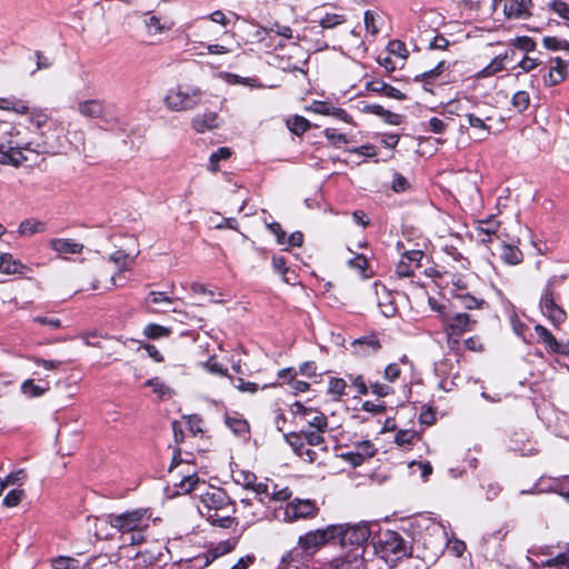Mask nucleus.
<instances>
[{
    "instance_id": "b1692460",
    "label": "nucleus",
    "mask_w": 569,
    "mask_h": 569,
    "mask_svg": "<svg viewBox=\"0 0 569 569\" xmlns=\"http://www.w3.org/2000/svg\"><path fill=\"white\" fill-rule=\"evenodd\" d=\"M224 423L237 437H247L250 433L248 420L237 411L226 412Z\"/></svg>"
},
{
    "instance_id": "20e7f679",
    "label": "nucleus",
    "mask_w": 569,
    "mask_h": 569,
    "mask_svg": "<svg viewBox=\"0 0 569 569\" xmlns=\"http://www.w3.org/2000/svg\"><path fill=\"white\" fill-rule=\"evenodd\" d=\"M375 552L393 567L403 558L412 556V546L397 531H382L373 542Z\"/></svg>"
},
{
    "instance_id": "a211bd4d",
    "label": "nucleus",
    "mask_w": 569,
    "mask_h": 569,
    "mask_svg": "<svg viewBox=\"0 0 569 569\" xmlns=\"http://www.w3.org/2000/svg\"><path fill=\"white\" fill-rule=\"evenodd\" d=\"M500 221L496 219L495 216H490L487 219L478 220L476 232L478 241L488 244L493 241V237L500 238L499 230H500Z\"/></svg>"
},
{
    "instance_id": "423d86ee",
    "label": "nucleus",
    "mask_w": 569,
    "mask_h": 569,
    "mask_svg": "<svg viewBox=\"0 0 569 569\" xmlns=\"http://www.w3.org/2000/svg\"><path fill=\"white\" fill-rule=\"evenodd\" d=\"M337 535H335V542L346 551H357L365 553L371 537V530L367 523H337Z\"/></svg>"
},
{
    "instance_id": "774afa93",
    "label": "nucleus",
    "mask_w": 569,
    "mask_h": 569,
    "mask_svg": "<svg viewBox=\"0 0 569 569\" xmlns=\"http://www.w3.org/2000/svg\"><path fill=\"white\" fill-rule=\"evenodd\" d=\"M553 490L569 501V476L556 479Z\"/></svg>"
},
{
    "instance_id": "5fc2aeb1",
    "label": "nucleus",
    "mask_w": 569,
    "mask_h": 569,
    "mask_svg": "<svg viewBox=\"0 0 569 569\" xmlns=\"http://www.w3.org/2000/svg\"><path fill=\"white\" fill-rule=\"evenodd\" d=\"M24 497V491L22 489H12L10 490L6 497L3 498V506L7 508L17 507Z\"/></svg>"
},
{
    "instance_id": "6e6552de",
    "label": "nucleus",
    "mask_w": 569,
    "mask_h": 569,
    "mask_svg": "<svg viewBox=\"0 0 569 569\" xmlns=\"http://www.w3.org/2000/svg\"><path fill=\"white\" fill-rule=\"evenodd\" d=\"M19 136V131L13 132L12 137L0 133V163L18 167L28 160L22 151L31 149V143Z\"/></svg>"
},
{
    "instance_id": "13d9d810",
    "label": "nucleus",
    "mask_w": 569,
    "mask_h": 569,
    "mask_svg": "<svg viewBox=\"0 0 569 569\" xmlns=\"http://www.w3.org/2000/svg\"><path fill=\"white\" fill-rule=\"evenodd\" d=\"M204 368L213 375H218L220 377L228 376V369L222 363H220L216 357H210L206 361Z\"/></svg>"
},
{
    "instance_id": "ddd939ff",
    "label": "nucleus",
    "mask_w": 569,
    "mask_h": 569,
    "mask_svg": "<svg viewBox=\"0 0 569 569\" xmlns=\"http://www.w3.org/2000/svg\"><path fill=\"white\" fill-rule=\"evenodd\" d=\"M478 320L467 312H453L451 317L443 319V332L462 337L467 332L476 330Z\"/></svg>"
},
{
    "instance_id": "de8ad7c7",
    "label": "nucleus",
    "mask_w": 569,
    "mask_h": 569,
    "mask_svg": "<svg viewBox=\"0 0 569 569\" xmlns=\"http://www.w3.org/2000/svg\"><path fill=\"white\" fill-rule=\"evenodd\" d=\"M170 333H171V330L169 328H166V327L157 325V323H149L144 328V335L150 339H159L162 337H168Z\"/></svg>"
},
{
    "instance_id": "ea45409f",
    "label": "nucleus",
    "mask_w": 569,
    "mask_h": 569,
    "mask_svg": "<svg viewBox=\"0 0 569 569\" xmlns=\"http://www.w3.org/2000/svg\"><path fill=\"white\" fill-rule=\"evenodd\" d=\"M379 18H380L379 14L372 10L365 11V14H363L365 28H366L367 33H369L372 37H376L380 31V28L377 23Z\"/></svg>"
},
{
    "instance_id": "6ab92c4d",
    "label": "nucleus",
    "mask_w": 569,
    "mask_h": 569,
    "mask_svg": "<svg viewBox=\"0 0 569 569\" xmlns=\"http://www.w3.org/2000/svg\"><path fill=\"white\" fill-rule=\"evenodd\" d=\"M551 63L548 72L542 76L543 83L547 87H555L561 83L568 76V64L565 60L557 57L551 60Z\"/></svg>"
},
{
    "instance_id": "dca6fc26",
    "label": "nucleus",
    "mask_w": 569,
    "mask_h": 569,
    "mask_svg": "<svg viewBox=\"0 0 569 569\" xmlns=\"http://www.w3.org/2000/svg\"><path fill=\"white\" fill-rule=\"evenodd\" d=\"M238 543V538H230L224 541L219 542L216 547L207 550L203 555H200L193 559L196 562L194 566L207 567L217 558L232 551Z\"/></svg>"
},
{
    "instance_id": "9b49d317",
    "label": "nucleus",
    "mask_w": 569,
    "mask_h": 569,
    "mask_svg": "<svg viewBox=\"0 0 569 569\" xmlns=\"http://www.w3.org/2000/svg\"><path fill=\"white\" fill-rule=\"evenodd\" d=\"M493 12H501L507 20H528L532 17V0H491Z\"/></svg>"
},
{
    "instance_id": "37998d69",
    "label": "nucleus",
    "mask_w": 569,
    "mask_h": 569,
    "mask_svg": "<svg viewBox=\"0 0 569 569\" xmlns=\"http://www.w3.org/2000/svg\"><path fill=\"white\" fill-rule=\"evenodd\" d=\"M233 480L237 485L242 486L244 489H250L257 481V476L252 471L240 470L233 473Z\"/></svg>"
},
{
    "instance_id": "3c124183",
    "label": "nucleus",
    "mask_w": 569,
    "mask_h": 569,
    "mask_svg": "<svg viewBox=\"0 0 569 569\" xmlns=\"http://www.w3.org/2000/svg\"><path fill=\"white\" fill-rule=\"evenodd\" d=\"M46 390L47 388L36 385L32 379H28L21 385V391L28 397H40Z\"/></svg>"
},
{
    "instance_id": "c85d7f7f",
    "label": "nucleus",
    "mask_w": 569,
    "mask_h": 569,
    "mask_svg": "<svg viewBox=\"0 0 569 569\" xmlns=\"http://www.w3.org/2000/svg\"><path fill=\"white\" fill-rule=\"evenodd\" d=\"M500 259L509 266H516L523 259L522 251L515 244L505 243L501 244Z\"/></svg>"
},
{
    "instance_id": "58836bf2",
    "label": "nucleus",
    "mask_w": 569,
    "mask_h": 569,
    "mask_svg": "<svg viewBox=\"0 0 569 569\" xmlns=\"http://www.w3.org/2000/svg\"><path fill=\"white\" fill-rule=\"evenodd\" d=\"M535 332L537 333L539 341L545 345L547 351L550 353L551 348L557 346L556 337L551 333V331L549 329H547L542 325H536Z\"/></svg>"
},
{
    "instance_id": "72a5a7b5",
    "label": "nucleus",
    "mask_w": 569,
    "mask_h": 569,
    "mask_svg": "<svg viewBox=\"0 0 569 569\" xmlns=\"http://www.w3.org/2000/svg\"><path fill=\"white\" fill-rule=\"evenodd\" d=\"M303 420L307 422L309 429L315 428L319 431H327L328 429L327 416L316 409H312V415L306 416Z\"/></svg>"
},
{
    "instance_id": "f3484780",
    "label": "nucleus",
    "mask_w": 569,
    "mask_h": 569,
    "mask_svg": "<svg viewBox=\"0 0 569 569\" xmlns=\"http://www.w3.org/2000/svg\"><path fill=\"white\" fill-rule=\"evenodd\" d=\"M238 543V538H230L224 541L219 542L216 547L207 550L203 555H200L193 559L196 562L194 566L207 567L217 558L232 551Z\"/></svg>"
},
{
    "instance_id": "2f4dec72",
    "label": "nucleus",
    "mask_w": 569,
    "mask_h": 569,
    "mask_svg": "<svg viewBox=\"0 0 569 569\" xmlns=\"http://www.w3.org/2000/svg\"><path fill=\"white\" fill-rule=\"evenodd\" d=\"M46 229V223L42 221H38L34 219H26L20 222L18 232L20 236L27 237L32 236L38 232H43Z\"/></svg>"
},
{
    "instance_id": "338daca9",
    "label": "nucleus",
    "mask_w": 569,
    "mask_h": 569,
    "mask_svg": "<svg viewBox=\"0 0 569 569\" xmlns=\"http://www.w3.org/2000/svg\"><path fill=\"white\" fill-rule=\"evenodd\" d=\"M391 188L395 192H405L410 188V183L403 174L395 172Z\"/></svg>"
},
{
    "instance_id": "393cba45",
    "label": "nucleus",
    "mask_w": 569,
    "mask_h": 569,
    "mask_svg": "<svg viewBox=\"0 0 569 569\" xmlns=\"http://www.w3.org/2000/svg\"><path fill=\"white\" fill-rule=\"evenodd\" d=\"M49 247L59 254H80L84 246L69 238H54L49 241Z\"/></svg>"
},
{
    "instance_id": "473e14b6",
    "label": "nucleus",
    "mask_w": 569,
    "mask_h": 569,
    "mask_svg": "<svg viewBox=\"0 0 569 569\" xmlns=\"http://www.w3.org/2000/svg\"><path fill=\"white\" fill-rule=\"evenodd\" d=\"M350 268L358 270L363 278H371L373 272L366 256L359 253L348 261Z\"/></svg>"
},
{
    "instance_id": "79ce46f5",
    "label": "nucleus",
    "mask_w": 569,
    "mask_h": 569,
    "mask_svg": "<svg viewBox=\"0 0 569 569\" xmlns=\"http://www.w3.org/2000/svg\"><path fill=\"white\" fill-rule=\"evenodd\" d=\"M511 104L520 113L526 111L529 108V106H530V94H529V92H527L525 90L517 91L512 96Z\"/></svg>"
},
{
    "instance_id": "7ed1b4c3",
    "label": "nucleus",
    "mask_w": 569,
    "mask_h": 569,
    "mask_svg": "<svg viewBox=\"0 0 569 569\" xmlns=\"http://www.w3.org/2000/svg\"><path fill=\"white\" fill-rule=\"evenodd\" d=\"M566 277L553 276L551 277L540 296L539 308L541 313L550 321L555 328H559L566 322L568 315L562 307L561 287L563 286Z\"/></svg>"
},
{
    "instance_id": "4be33fe9",
    "label": "nucleus",
    "mask_w": 569,
    "mask_h": 569,
    "mask_svg": "<svg viewBox=\"0 0 569 569\" xmlns=\"http://www.w3.org/2000/svg\"><path fill=\"white\" fill-rule=\"evenodd\" d=\"M366 89L370 92L400 101L407 99V96L403 92L380 79H372L368 81L366 83Z\"/></svg>"
},
{
    "instance_id": "a878e982",
    "label": "nucleus",
    "mask_w": 569,
    "mask_h": 569,
    "mask_svg": "<svg viewBox=\"0 0 569 569\" xmlns=\"http://www.w3.org/2000/svg\"><path fill=\"white\" fill-rule=\"evenodd\" d=\"M191 126L199 133L213 130L218 128V114L212 111L198 114L192 118Z\"/></svg>"
},
{
    "instance_id": "603ef678",
    "label": "nucleus",
    "mask_w": 569,
    "mask_h": 569,
    "mask_svg": "<svg viewBox=\"0 0 569 569\" xmlns=\"http://www.w3.org/2000/svg\"><path fill=\"white\" fill-rule=\"evenodd\" d=\"M292 490L289 487L279 488L278 485H273L271 492V500L280 502H289L292 500Z\"/></svg>"
},
{
    "instance_id": "bf43d9fd",
    "label": "nucleus",
    "mask_w": 569,
    "mask_h": 569,
    "mask_svg": "<svg viewBox=\"0 0 569 569\" xmlns=\"http://www.w3.org/2000/svg\"><path fill=\"white\" fill-rule=\"evenodd\" d=\"M286 441L290 445L293 452L297 453L300 449H303L306 445L302 430L300 432H290L284 435Z\"/></svg>"
},
{
    "instance_id": "8fccbe9b",
    "label": "nucleus",
    "mask_w": 569,
    "mask_h": 569,
    "mask_svg": "<svg viewBox=\"0 0 569 569\" xmlns=\"http://www.w3.org/2000/svg\"><path fill=\"white\" fill-rule=\"evenodd\" d=\"M343 22H346V17L337 13H326L319 21L323 29H331Z\"/></svg>"
},
{
    "instance_id": "49530a36",
    "label": "nucleus",
    "mask_w": 569,
    "mask_h": 569,
    "mask_svg": "<svg viewBox=\"0 0 569 569\" xmlns=\"http://www.w3.org/2000/svg\"><path fill=\"white\" fill-rule=\"evenodd\" d=\"M417 433L413 430L401 429L395 436V442L400 447H410L413 445Z\"/></svg>"
},
{
    "instance_id": "aec40b11",
    "label": "nucleus",
    "mask_w": 569,
    "mask_h": 569,
    "mask_svg": "<svg viewBox=\"0 0 569 569\" xmlns=\"http://www.w3.org/2000/svg\"><path fill=\"white\" fill-rule=\"evenodd\" d=\"M171 427H172V431H173V439H174L176 448L173 449L171 463L168 469L169 473H173V471L178 467H180L182 463H187V466L190 467V462L188 460H183L181 457L180 445L184 440V432L182 429V425L178 420H174V421H172Z\"/></svg>"
},
{
    "instance_id": "2eb2a0df",
    "label": "nucleus",
    "mask_w": 569,
    "mask_h": 569,
    "mask_svg": "<svg viewBox=\"0 0 569 569\" xmlns=\"http://www.w3.org/2000/svg\"><path fill=\"white\" fill-rule=\"evenodd\" d=\"M238 543V538H230L224 541L219 542L216 547L207 550L203 555H200L193 559L196 562L194 566L207 567L217 558L232 551Z\"/></svg>"
},
{
    "instance_id": "9d476101",
    "label": "nucleus",
    "mask_w": 569,
    "mask_h": 569,
    "mask_svg": "<svg viewBox=\"0 0 569 569\" xmlns=\"http://www.w3.org/2000/svg\"><path fill=\"white\" fill-rule=\"evenodd\" d=\"M338 528L329 525L326 528L310 530L298 539L299 548L308 556H313L318 550L329 543H335V535Z\"/></svg>"
},
{
    "instance_id": "1a4fd4ad",
    "label": "nucleus",
    "mask_w": 569,
    "mask_h": 569,
    "mask_svg": "<svg viewBox=\"0 0 569 569\" xmlns=\"http://www.w3.org/2000/svg\"><path fill=\"white\" fill-rule=\"evenodd\" d=\"M201 94L199 88H183L179 84L169 90L164 103L172 111H187L198 106Z\"/></svg>"
},
{
    "instance_id": "5701e85b",
    "label": "nucleus",
    "mask_w": 569,
    "mask_h": 569,
    "mask_svg": "<svg viewBox=\"0 0 569 569\" xmlns=\"http://www.w3.org/2000/svg\"><path fill=\"white\" fill-rule=\"evenodd\" d=\"M311 110L318 114L332 116L346 123H352V117L345 109L335 107L328 101H313Z\"/></svg>"
},
{
    "instance_id": "39448f33",
    "label": "nucleus",
    "mask_w": 569,
    "mask_h": 569,
    "mask_svg": "<svg viewBox=\"0 0 569 569\" xmlns=\"http://www.w3.org/2000/svg\"><path fill=\"white\" fill-rule=\"evenodd\" d=\"M29 122L33 130H36L41 141L39 142H31V149L28 151L36 152L38 154L40 153H53L57 144L54 141L49 137L47 133L51 130H59V132L62 131V128L57 123L56 120L51 119L49 114H47L44 111L40 109H31L29 107Z\"/></svg>"
},
{
    "instance_id": "f704fd0d",
    "label": "nucleus",
    "mask_w": 569,
    "mask_h": 569,
    "mask_svg": "<svg viewBox=\"0 0 569 569\" xmlns=\"http://www.w3.org/2000/svg\"><path fill=\"white\" fill-rule=\"evenodd\" d=\"M272 267L277 273L282 276L284 282L291 283L292 279L289 278V274H293V280H296L297 276H296L295 271L290 270V268L287 266V260L284 257L273 256L272 257Z\"/></svg>"
},
{
    "instance_id": "69168bd1",
    "label": "nucleus",
    "mask_w": 569,
    "mask_h": 569,
    "mask_svg": "<svg viewBox=\"0 0 569 569\" xmlns=\"http://www.w3.org/2000/svg\"><path fill=\"white\" fill-rule=\"evenodd\" d=\"M77 560L71 557L59 556L52 559L53 569H77Z\"/></svg>"
},
{
    "instance_id": "0eeeda50",
    "label": "nucleus",
    "mask_w": 569,
    "mask_h": 569,
    "mask_svg": "<svg viewBox=\"0 0 569 569\" xmlns=\"http://www.w3.org/2000/svg\"><path fill=\"white\" fill-rule=\"evenodd\" d=\"M78 112L91 120H99L104 128H114L122 123L119 116L113 111V106L101 99L80 100L77 104Z\"/></svg>"
},
{
    "instance_id": "4c0bfd02",
    "label": "nucleus",
    "mask_w": 569,
    "mask_h": 569,
    "mask_svg": "<svg viewBox=\"0 0 569 569\" xmlns=\"http://www.w3.org/2000/svg\"><path fill=\"white\" fill-rule=\"evenodd\" d=\"M535 332L537 333L539 341L545 345L547 351L550 353L551 348L557 346L556 337L551 333V331L549 329H547L542 325H536Z\"/></svg>"
},
{
    "instance_id": "0e129e2a",
    "label": "nucleus",
    "mask_w": 569,
    "mask_h": 569,
    "mask_svg": "<svg viewBox=\"0 0 569 569\" xmlns=\"http://www.w3.org/2000/svg\"><path fill=\"white\" fill-rule=\"evenodd\" d=\"M437 420V410L432 406L423 407L419 415V421L421 425L432 426Z\"/></svg>"
},
{
    "instance_id": "052dcab7",
    "label": "nucleus",
    "mask_w": 569,
    "mask_h": 569,
    "mask_svg": "<svg viewBox=\"0 0 569 569\" xmlns=\"http://www.w3.org/2000/svg\"><path fill=\"white\" fill-rule=\"evenodd\" d=\"M228 82L232 84H244L251 88H261L258 78H243L234 73H228Z\"/></svg>"
},
{
    "instance_id": "cd10ccee",
    "label": "nucleus",
    "mask_w": 569,
    "mask_h": 569,
    "mask_svg": "<svg viewBox=\"0 0 569 569\" xmlns=\"http://www.w3.org/2000/svg\"><path fill=\"white\" fill-rule=\"evenodd\" d=\"M0 110L13 111L19 114L29 113V103L14 96L0 98Z\"/></svg>"
},
{
    "instance_id": "412c9836",
    "label": "nucleus",
    "mask_w": 569,
    "mask_h": 569,
    "mask_svg": "<svg viewBox=\"0 0 569 569\" xmlns=\"http://www.w3.org/2000/svg\"><path fill=\"white\" fill-rule=\"evenodd\" d=\"M365 563V553L345 551L341 557L330 562L329 569H361Z\"/></svg>"
},
{
    "instance_id": "e2e57ef3",
    "label": "nucleus",
    "mask_w": 569,
    "mask_h": 569,
    "mask_svg": "<svg viewBox=\"0 0 569 569\" xmlns=\"http://www.w3.org/2000/svg\"><path fill=\"white\" fill-rule=\"evenodd\" d=\"M513 46L525 52H531L536 50V41L527 36L517 37L513 41Z\"/></svg>"
},
{
    "instance_id": "f8f14e48",
    "label": "nucleus",
    "mask_w": 569,
    "mask_h": 569,
    "mask_svg": "<svg viewBox=\"0 0 569 569\" xmlns=\"http://www.w3.org/2000/svg\"><path fill=\"white\" fill-rule=\"evenodd\" d=\"M319 512L320 508L316 500L293 498L284 506L283 520L286 522L311 520L315 519Z\"/></svg>"
},
{
    "instance_id": "a19ab883",
    "label": "nucleus",
    "mask_w": 569,
    "mask_h": 569,
    "mask_svg": "<svg viewBox=\"0 0 569 569\" xmlns=\"http://www.w3.org/2000/svg\"><path fill=\"white\" fill-rule=\"evenodd\" d=\"M347 382L342 378L332 377L328 383V393L333 397L335 400H339L346 392Z\"/></svg>"
},
{
    "instance_id": "c9c22d12",
    "label": "nucleus",
    "mask_w": 569,
    "mask_h": 569,
    "mask_svg": "<svg viewBox=\"0 0 569 569\" xmlns=\"http://www.w3.org/2000/svg\"><path fill=\"white\" fill-rule=\"evenodd\" d=\"M232 156V150L229 147H220L214 152L211 153L209 158V170L211 172H217L219 170V162L222 160H228Z\"/></svg>"
},
{
    "instance_id": "4468645a",
    "label": "nucleus",
    "mask_w": 569,
    "mask_h": 569,
    "mask_svg": "<svg viewBox=\"0 0 569 569\" xmlns=\"http://www.w3.org/2000/svg\"><path fill=\"white\" fill-rule=\"evenodd\" d=\"M352 352L359 357H367L378 353L382 349L379 333L371 331L351 342Z\"/></svg>"
},
{
    "instance_id": "e433bc0d",
    "label": "nucleus",
    "mask_w": 569,
    "mask_h": 569,
    "mask_svg": "<svg viewBox=\"0 0 569 569\" xmlns=\"http://www.w3.org/2000/svg\"><path fill=\"white\" fill-rule=\"evenodd\" d=\"M288 129L296 136H301L310 129V122L301 116H293L287 120Z\"/></svg>"
},
{
    "instance_id": "a18cd8bd",
    "label": "nucleus",
    "mask_w": 569,
    "mask_h": 569,
    "mask_svg": "<svg viewBox=\"0 0 569 569\" xmlns=\"http://www.w3.org/2000/svg\"><path fill=\"white\" fill-rule=\"evenodd\" d=\"M323 134L335 148H341L349 142L345 133H340L333 128L325 129Z\"/></svg>"
},
{
    "instance_id": "4d7b16f0",
    "label": "nucleus",
    "mask_w": 569,
    "mask_h": 569,
    "mask_svg": "<svg viewBox=\"0 0 569 569\" xmlns=\"http://www.w3.org/2000/svg\"><path fill=\"white\" fill-rule=\"evenodd\" d=\"M402 370L400 363H389L383 371V379L390 383L396 382L401 377Z\"/></svg>"
},
{
    "instance_id": "f03ea898",
    "label": "nucleus",
    "mask_w": 569,
    "mask_h": 569,
    "mask_svg": "<svg viewBox=\"0 0 569 569\" xmlns=\"http://www.w3.org/2000/svg\"><path fill=\"white\" fill-rule=\"evenodd\" d=\"M152 512L148 508H139L122 513H109L106 522L132 546L147 540L151 527Z\"/></svg>"
},
{
    "instance_id": "c03bdc74",
    "label": "nucleus",
    "mask_w": 569,
    "mask_h": 569,
    "mask_svg": "<svg viewBox=\"0 0 569 569\" xmlns=\"http://www.w3.org/2000/svg\"><path fill=\"white\" fill-rule=\"evenodd\" d=\"M468 124L475 129L485 130L490 133V127L486 123L491 120L489 116H477L475 113H465Z\"/></svg>"
},
{
    "instance_id": "bb28decb",
    "label": "nucleus",
    "mask_w": 569,
    "mask_h": 569,
    "mask_svg": "<svg viewBox=\"0 0 569 569\" xmlns=\"http://www.w3.org/2000/svg\"><path fill=\"white\" fill-rule=\"evenodd\" d=\"M28 267L20 260L13 259L11 253L0 254V272L6 274H23Z\"/></svg>"
},
{
    "instance_id": "6e6d98bb",
    "label": "nucleus",
    "mask_w": 569,
    "mask_h": 569,
    "mask_svg": "<svg viewBox=\"0 0 569 569\" xmlns=\"http://www.w3.org/2000/svg\"><path fill=\"white\" fill-rule=\"evenodd\" d=\"M547 8L569 21V3L562 0H552L547 3Z\"/></svg>"
},
{
    "instance_id": "864d4df0",
    "label": "nucleus",
    "mask_w": 569,
    "mask_h": 569,
    "mask_svg": "<svg viewBox=\"0 0 569 569\" xmlns=\"http://www.w3.org/2000/svg\"><path fill=\"white\" fill-rule=\"evenodd\" d=\"M356 451L361 455L365 460L372 458L377 453V448L370 440L356 443Z\"/></svg>"
},
{
    "instance_id": "c756f323",
    "label": "nucleus",
    "mask_w": 569,
    "mask_h": 569,
    "mask_svg": "<svg viewBox=\"0 0 569 569\" xmlns=\"http://www.w3.org/2000/svg\"><path fill=\"white\" fill-rule=\"evenodd\" d=\"M452 297L460 300L461 306L467 310L482 309L488 306L485 299H479L468 292H452Z\"/></svg>"
},
{
    "instance_id": "7c9ffc66",
    "label": "nucleus",
    "mask_w": 569,
    "mask_h": 569,
    "mask_svg": "<svg viewBox=\"0 0 569 569\" xmlns=\"http://www.w3.org/2000/svg\"><path fill=\"white\" fill-rule=\"evenodd\" d=\"M325 432L326 431H319L317 429H315V430H310V429L302 430V435H303L306 445L307 446H312V447H321V450L327 452L328 448H327L326 440H325V437H323Z\"/></svg>"
},
{
    "instance_id": "09e8293b",
    "label": "nucleus",
    "mask_w": 569,
    "mask_h": 569,
    "mask_svg": "<svg viewBox=\"0 0 569 569\" xmlns=\"http://www.w3.org/2000/svg\"><path fill=\"white\" fill-rule=\"evenodd\" d=\"M547 565L556 569H569V548L549 558Z\"/></svg>"
},
{
    "instance_id": "680f3d73",
    "label": "nucleus",
    "mask_w": 569,
    "mask_h": 569,
    "mask_svg": "<svg viewBox=\"0 0 569 569\" xmlns=\"http://www.w3.org/2000/svg\"><path fill=\"white\" fill-rule=\"evenodd\" d=\"M186 423L189 432L196 437L199 433H202V419L199 415H190L186 417Z\"/></svg>"
},
{
    "instance_id": "f257e3e1",
    "label": "nucleus",
    "mask_w": 569,
    "mask_h": 569,
    "mask_svg": "<svg viewBox=\"0 0 569 569\" xmlns=\"http://www.w3.org/2000/svg\"><path fill=\"white\" fill-rule=\"evenodd\" d=\"M173 486L177 488L178 495L200 491L198 497L203 507L201 515L207 518L210 525L223 529L238 526V519L234 517L237 511L236 502L224 489L207 485L194 471L182 476L180 481L174 482Z\"/></svg>"
}]
</instances>
